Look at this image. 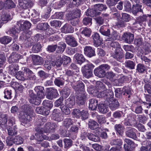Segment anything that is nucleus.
I'll use <instances>...</instances> for the list:
<instances>
[{"mask_svg": "<svg viewBox=\"0 0 151 151\" xmlns=\"http://www.w3.org/2000/svg\"><path fill=\"white\" fill-rule=\"evenodd\" d=\"M57 47V45H49L46 48V50L49 52H52L55 50Z\"/></svg>", "mask_w": 151, "mask_h": 151, "instance_id": "obj_62", "label": "nucleus"}, {"mask_svg": "<svg viewBox=\"0 0 151 151\" xmlns=\"http://www.w3.org/2000/svg\"><path fill=\"white\" fill-rule=\"evenodd\" d=\"M75 104V99L73 97H70L68 99L65 100V105L69 108H73Z\"/></svg>", "mask_w": 151, "mask_h": 151, "instance_id": "obj_26", "label": "nucleus"}, {"mask_svg": "<svg viewBox=\"0 0 151 151\" xmlns=\"http://www.w3.org/2000/svg\"><path fill=\"white\" fill-rule=\"evenodd\" d=\"M92 37L94 44L95 45H99L101 44L103 41L102 39L100 37L99 34L97 33H95L93 35Z\"/></svg>", "mask_w": 151, "mask_h": 151, "instance_id": "obj_28", "label": "nucleus"}, {"mask_svg": "<svg viewBox=\"0 0 151 151\" xmlns=\"http://www.w3.org/2000/svg\"><path fill=\"white\" fill-rule=\"evenodd\" d=\"M19 29V27L16 25L15 27L12 28L8 31V33L11 36H13L15 35L17 33H19L21 31Z\"/></svg>", "mask_w": 151, "mask_h": 151, "instance_id": "obj_42", "label": "nucleus"}, {"mask_svg": "<svg viewBox=\"0 0 151 151\" xmlns=\"http://www.w3.org/2000/svg\"><path fill=\"white\" fill-rule=\"evenodd\" d=\"M142 145L146 146L147 151H151V141L149 140H146L143 142Z\"/></svg>", "mask_w": 151, "mask_h": 151, "instance_id": "obj_63", "label": "nucleus"}, {"mask_svg": "<svg viewBox=\"0 0 151 151\" xmlns=\"http://www.w3.org/2000/svg\"><path fill=\"white\" fill-rule=\"evenodd\" d=\"M98 105V100L93 99L89 101V108L91 110H96Z\"/></svg>", "mask_w": 151, "mask_h": 151, "instance_id": "obj_30", "label": "nucleus"}, {"mask_svg": "<svg viewBox=\"0 0 151 151\" xmlns=\"http://www.w3.org/2000/svg\"><path fill=\"white\" fill-rule=\"evenodd\" d=\"M81 12L79 9H76L74 10L69 14L68 19H74L80 17L81 15Z\"/></svg>", "mask_w": 151, "mask_h": 151, "instance_id": "obj_25", "label": "nucleus"}, {"mask_svg": "<svg viewBox=\"0 0 151 151\" xmlns=\"http://www.w3.org/2000/svg\"><path fill=\"white\" fill-rule=\"evenodd\" d=\"M54 82L56 85L60 87L64 85V81L62 79L57 78L55 79Z\"/></svg>", "mask_w": 151, "mask_h": 151, "instance_id": "obj_55", "label": "nucleus"}, {"mask_svg": "<svg viewBox=\"0 0 151 151\" xmlns=\"http://www.w3.org/2000/svg\"><path fill=\"white\" fill-rule=\"evenodd\" d=\"M99 32L102 35L106 36L109 35L110 34L109 29L107 28L106 26H103L101 27L99 29Z\"/></svg>", "mask_w": 151, "mask_h": 151, "instance_id": "obj_36", "label": "nucleus"}, {"mask_svg": "<svg viewBox=\"0 0 151 151\" xmlns=\"http://www.w3.org/2000/svg\"><path fill=\"white\" fill-rule=\"evenodd\" d=\"M9 73L12 75H15L19 70L18 67H8Z\"/></svg>", "mask_w": 151, "mask_h": 151, "instance_id": "obj_43", "label": "nucleus"}, {"mask_svg": "<svg viewBox=\"0 0 151 151\" xmlns=\"http://www.w3.org/2000/svg\"><path fill=\"white\" fill-rule=\"evenodd\" d=\"M59 59L57 58V61L55 63L56 66H61V65H66L69 63L71 61V58L68 57L64 55L63 57V58L61 59V57H59Z\"/></svg>", "mask_w": 151, "mask_h": 151, "instance_id": "obj_5", "label": "nucleus"}, {"mask_svg": "<svg viewBox=\"0 0 151 151\" xmlns=\"http://www.w3.org/2000/svg\"><path fill=\"white\" fill-rule=\"evenodd\" d=\"M43 106L42 107H37L35 109L36 111L38 114H41L43 115L47 116L48 115V111H43Z\"/></svg>", "mask_w": 151, "mask_h": 151, "instance_id": "obj_48", "label": "nucleus"}, {"mask_svg": "<svg viewBox=\"0 0 151 151\" xmlns=\"http://www.w3.org/2000/svg\"><path fill=\"white\" fill-rule=\"evenodd\" d=\"M31 25V23L29 21L23 20H20L17 23V26L19 27V30L21 31L29 29Z\"/></svg>", "mask_w": 151, "mask_h": 151, "instance_id": "obj_7", "label": "nucleus"}, {"mask_svg": "<svg viewBox=\"0 0 151 151\" xmlns=\"http://www.w3.org/2000/svg\"><path fill=\"white\" fill-rule=\"evenodd\" d=\"M74 58L76 60L77 63L80 65H81L85 61V59L83 55L81 54H76Z\"/></svg>", "mask_w": 151, "mask_h": 151, "instance_id": "obj_32", "label": "nucleus"}, {"mask_svg": "<svg viewBox=\"0 0 151 151\" xmlns=\"http://www.w3.org/2000/svg\"><path fill=\"white\" fill-rule=\"evenodd\" d=\"M41 48V44L38 43L33 46L32 50L33 52L37 53L40 51Z\"/></svg>", "mask_w": 151, "mask_h": 151, "instance_id": "obj_51", "label": "nucleus"}, {"mask_svg": "<svg viewBox=\"0 0 151 151\" xmlns=\"http://www.w3.org/2000/svg\"><path fill=\"white\" fill-rule=\"evenodd\" d=\"M42 104L43 106L49 109H50L53 106L52 103L49 100H44L43 101Z\"/></svg>", "mask_w": 151, "mask_h": 151, "instance_id": "obj_54", "label": "nucleus"}, {"mask_svg": "<svg viewBox=\"0 0 151 151\" xmlns=\"http://www.w3.org/2000/svg\"><path fill=\"white\" fill-rule=\"evenodd\" d=\"M22 58V56L16 52H12L9 57L8 61L10 63L16 62L19 59Z\"/></svg>", "mask_w": 151, "mask_h": 151, "instance_id": "obj_15", "label": "nucleus"}, {"mask_svg": "<svg viewBox=\"0 0 151 151\" xmlns=\"http://www.w3.org/2000/svg\"><path fill=\"white\" fill-rule=\"evenodd\" d=\"M61 31L63 33H67L73 32L74 31V29L70 25L66 24L62 27Z\"/></svg>", "mask_w": 151, "mask_h": 151, "instance_id": "obj_29", "label": "nucleus"}, {"mask_svg": "<svg viewBox=\"0 0 151 151\" xmlns=\"http://www.w3.org/2000/svg\"><path fill=\"white\" fill-rule=\"evenodd\" d=\"M60 108L63 114L67 115L70 114V109L65 105L61 106Z\"/></svg>", "mask_w": 151, "mask_h": 151, "instance_id": "obj_58", "label": "nucleus"}, {"mask_svg": "<svg viewBox=\"0 0 151 151\" xmlns=\"http://www.w3.org/2000/svg\"><path fill=\"white\" fill-rule=\"evenodd\" d=\"M52 118L56 121L60 122L63 119V117L60 110L58 109H55L53 111Z\"/></svg>", "mask_w": 151, "mask_h": 151, "instance_id": "obj_12", "label": "nucleus"}, {"mask_svg": "<svg viewBox=\"0 0 151 151\" xmlns=\"http://www.w3.org/2000/svg\"><path fill=\"white\" fill-rule=\"evenodd\" d=\"M72 70H67L66 72L67 75L68 76H71L73 74H75V72H79L78 68L77 67H73L72 68Z\"/></svg>", "mask_w": 151, "mask_h": 151, "instance_id": "obj_52", "label": "nucleus"}, {"mask_svg": "<svg viewBox=\"0 0 151 151\" xmlns=\"http://www.w3.org/2000/svg\"><path fill=\"white\" fill-rule=\"evenodd\" d=\"M98 109L100 112L103 114L106 113L109 110L108 107L104 104H99V106Z\"/></svg>", "mask_w": 151, "mask_h": 151, "instance_id": "obj_41", "label": "nucleus"}, {"mask_svg": "<svg viewBox=\"0 0 151 151\" xmlns=\"http://www.w3.org/2000/svg\"><path fill=\"white\" fill-rule=\"evenodd\" d=\"M4 97L7 99H10L12 98V92L11 90L8 88L5 89L4 91Z\"/></svg>", "mask_w": 151, "mask_h": 151, "instance_id": "obj_47", "label": "nucleus"}, {"mask_svg": "<svg viewBox=\"0 0 151 151\" xmlns=\"http://www.w3.org/2000/svg\"><path fill=\"white\" fill-rule=\"evenodd\" d=\"M84 85L83 83L81 81H79L77 82V85L73 86V88L75 90L77 93H86L84 89Z\"/></svg>", "mask_w": 151, "mask_h": 151, "instance_id": "obj_13", "label": "nucleus"}, {"mask_svg": "<svg viewBox=\"0 0 151 151\" xmlns=\"http://www.w3.org/2000/svg\"><path fill=\"white\" fill-rule=\"evenodd\" d=\"M78 95L76 96V103L79 105H83L86 99V93H77Z\"/></svg>", "mask_w": 151, "mask_h": 151, "instance_id": "obj_20", "label": "nucleus"}, {"mask_svg": "<svg viewBox=\"0 0 151 151\" xmlns=\"http://www.w3.org/2000/svg\"><path fill=\"white\" fill-rule=\"evenodd\" d=\"M119 106V104L118 101L116 99L114 100L110 103L109 106L110 109L112 110H115L117 109Z\"/></svg>", "mask_w": 151, "mask_h": 151, "instance_id": "obj_34", "label": "nucleus"}, {"mask_svg": "<svg viewBox=\"0 0 151 151\" xmlns=\"http://www.w3.org/2000/svg\"><path fill=\"white\" fill-rule=\"evenodd\" d=\"M114 94L113 91L111 88L108 90L100 92L98 95V97L99 98L104 97L106 99L109 100L113 98Z\"/></svg>", "mask_w": 151, "mask_h": 151, "instance_id": "obj_6", "label": "nucleus"}, {"mask_svg": "<svg viewBox=\"0 0 151 151\" xmlns=\"http://www.w3.org/2000/svg\"><path fill=\"white\" fill-rule=\"evenodd\" d=\"M49 25L47 23H40L37 25L38 28L41 30H46L49 28Z\"/></svg>", "mask_w": 151, "mask_h": 151, "instance_id": "obj_49", "label": "nucleus"}, {"mask_svg": "<svg viewBox=\"0 0 151 151\" xmlns=\"http://www.w3.org/2000/svg\"><path fill=\"white\" fill-rule=\"evenodd\" d=\"M121 19L124 21L129 22L131 19L130 15L127 13L122 14Z\"/></svg>", "mask_w": 151, "mask_h": 151, "instance_id": "obj_61", "label": "nucleus"}, {"mask_svg": "<svg viewBox=\"0 0 151 151\" xmlns=\"http://www.w3.org/2000/svg\"><path fill=\"white\" fill-rule=\"evenodd\" d=\"M124 55L123 52V50L122 48H118V50H115V52L112 56L113 58H115L116 60L119 61L124 57Z\"/></svg>", "mask_w": 151, "mask_h": 151, "instance_id": "obj_24", "label": "nucleus"}, {"mask_svg": "<svg viewBox=\"0 0 151 151\" xmlns=\"http://www.w3.org/2000/svg\"><path fill=\"white\" fill-rule=\"evenodd\" d=\"M92 18L89 17H85L83 20V24L85 25H91L92 24Z\"/></svg>", "mask_w": 151, "mask_h": 151, "instance_id": "obj_59", "label": "nucleus"}, {"mask_svg": "<svg viewBox=\"0 0 151 151\" xmlns=\"http://www.w3.org/2000/svg\"><path fill=\"white\" fill-rule=\"evenodd\" d=\"M19 6L24 9L31 7L34 4L30 0H19Z\"/></svg>", "mask_w": 151, "mask_h": 151, "instance_id": "obj_11", "label": "nucleus"}, {"mask_svg": "<svg viewBox=\"0 0 151 151\" xmlns=\"http://www.w3.org/2000/svg\"><path fill=\"white\" fill-rule=\"evenodd\" d=\"M46 121L45 118H40L37 122L36 124L45 133L49 134L54 131L55 129L57 127V124L54 123L47 122L45 123L44 126L42 127Z\"/></svg>", "mask_w": 151, "mask_h": 151, "instance_id": "obj_2", "label": "nucleus"}, {"mask_svg": "<svg viewBox=\"0 0 151 151\" xmlns=\"http://www.w3.org/2000/svg\"><path fill=\"white\" fill-rule=\"evenodd\" d=\"M32 58L34 65H42V64L43 62L42 58L38 55H32Z\"/></svg>", "mask_w": 151, "mask_h": 151, "instance_id": "obj_27", "label": "nucleus"}, {"mask_svg": "<svg viewBox=\"0 0 151 151\" xmlns=\"http://www.w3.org/2000/svg\"><path fill=\"white\" fill-rule=\"evenodd\" d=\"M7 120V117L6 115H2L0 116V127L2 128L7 126L6 123Z\"/></svg>", "mask_w": 151, "mask_h": 151, "instance_id": "obj_37", "label": "nucleus"}, {"mask_svg": "<svg viewBox=\"0 0 151 151\" xmlns=\"http://www.w3.org/2000/svg\"><path fill=\"white\" fill-rule=\"evenodd\" d=\"M58 95V91L56 89L50 88L47 91L46 97L48 99L52 100L56 98Z\"/></svg>", "mask_w": 151, "mask_h": 151, "instance_id": "obj_10", "label": "nucleus"}, {"mask_svg": "<svg viewBox=\"0 0 151 151\" xmlns=\"http://www.w3.org/2000/svg\"><path fill=\"white\" fill-rule=\"evenodd\" d=\"M101 12H98L95 9H88L86 12V14L88 16L93 17L96 16L100 14Z\"/></svg>", "mask_w": 151, "mask_h": 151, "instance_id": "obj_31", "label": "nucleus"}, {"mask_svg": "<svg viewBox=\"0 0 151 151\" xmlns=\"http://www.w3.org/2000/svg\"><path fill=\"white\" fill-rule=\"evenodd\" d=\"M14 143L16 145H21L24 142L23 138L19 135L15 136L13 137Z\"/></svg>", "mask_w": 151, "mask_h": 151, "instance_id": "obj_38", "label": "nucleus"}, {"mask_svg": "<svg viewBox=\"0 0 151 151\" xmlns=\"http://www.w3.org/2000/svg\"><path fill=\"white\" fill-rule=\"evenodd\" d=\"M15 75L16 78L19 80L23 81L26 80L23 73L20 71L17 73Z\"/></svg>", "mask_w": 151, "mask_h": 151, "instance_id": "obj_57", "label": "nucleus"}, {"mask_svg": "<svg viewBox=\"0 0 151 151\" xmlns=\"http://www.w3.org/2000/svg\"><path fill=\"white\" fill-rule=\"evenodd\" d=\"M142 2L147 6V10L151 13V0H143Z\"/></svg>", "mask_w": 151, "mask_h": 151, "instance_id": "obj_64", "label": "nucleus"}, {"mask_svg": "<svg viewBox=\"0 0 151 151\" xmlns=\"http://www.w3.org/2000/svg\"><path fill=\"white\" fill-rule=\"evenodd\" d=\"M124 141L127 143L124 145V148L125 151H130L131 149L135 147L134 143L130 139H125Z\"/></svg>", "mask_w": 151, "mask_h": 151, "instance_id": "obj_19", "label": "nucleus"}, {"mask_svg": "<svg viewBox=\"0 0 151 151\" xmlns=\"http://www.w3.org/2000/svg\"><path fill=\"white\" fill-rule=\"evenodd\" d=\"M73 123V121L70 118L65 119L63 122V125L67 128H69Z\"/></svg>", "mask_w": 151, "mask_h": 151, "instance_id": "obj_39", "label": "nucleus"}, {"mask_svg": "<svg viewBox=\"0 0 151 151\" xmlns=\"http://www.w3.org/2000/svg\"><path fill=\"white\" fill-rule=\"evenodd\" d=\"M143 7L141 4H133L132 9V12L135 15H136L139 12L143 13Z\"/></svg>", "mask_w": 151, "mask_h": 151, "instance_id": "obj_21", "label": "nucleus"}, {"mask_svg": "<svg viewBox=\"0 0 151 151\" xmlns=\"http://www.w3.org/2000/svg\"><path fill=\"white\" fill-rule=\"evenodd\" d=\"M91 31L90 29L85 27L83 29L81 33L86 37H89L91 35Z\"/></svg>", "mask_w": 151, "mask_h": 151, "instance_id": "obj_50", "label": "nucleus"}, {"mask_svg": "<svg viewBox=\"0 0 151 151\" xmlns=\"http://www.w3.org/2000/svg\"><path fill=\"white\" fill-rule=\"evenodd\" d=\"M115 129L117 132V133L121 135L123 133L124 128L121 124H118L115 125Z\"/></svg>", "mask_w": 151, "mask_h": 151, "instance_id": "obj_40", "label": "nucleus"}, {"mask_svg": "<svg viewBox=\"0 0 151 151\" xmlns=\"http://www.w3.org/2000/svg\"><path fill=\"white\" fill-rule=\"evenodd\" d=\"M137 131L135 129L131 127H127L126 129L125 134L127 136L136 140L139 139L136 135Z\"/></svg>", "mask_w": 151, "mask_h": 151, "instance_id": "obj_9", "label": "nucleus"}, {"mask_svg": "<svg viewBox=\"0 0 151 151\" xmlns=\"http://www.w3.org/2000/svg\"><path fill=\"white\" fill-rule=\"evenodd\" d=\"M20 115H22L19 118L21 124L26 127L30 126L32 117L35 115L32 110L29 107H27L24 111L21 112Z\"/></svg>", "mask_w": 151, "mask_h": 151, "instance_id": "obj_3", "label": "nucleus"}, {"mask_svg": "<svg viewBox=\"0 0 151 151\" xmlns=\"http://www.w3.org/2000/svg\"><path fill=\"white\" fill-rule=\"evenodd\" d=\"M94 49L90 46H86L84 49V53L91 58L95 55Z\"/></svg>", "mask_w": 151, "mask_h": 151, "instance_id": "obj_22", "label": "nucleus"}, {"mask_svg": "<svg viewBox=\"0 0 151 151\" xmlns=\"http://www.w3.org/2000/svg\"><path fill=\"white\" fill-rule=\"evenodd\" d=\"M50 24L51 26L55 27H60L61 24V22L60 21L56 20H51L50 21Z\"/></svg>", "mask_w": 151, "mask_h": 151, "instance_id": "obj_60", "label": "nucleus"}, {"mask_svg": "<svg viewBox=\"0 0 151 151\" xmlns=\"http://www.w3.org/2000/svg\"><path fill=\"white\" fill-rule=\"evenodd\" d=\"M8 121V125L9 127H7L8 134L11 136L16 135L17 133V128L16 126L14 125L13 127H11L14 124V118L13 117L9 118Z\"/></svg>", "mask_w": 151, "mask_h": 151, "instance_id": "obj_4", "label": "nucleus"}, {"mask_svg": "<svg viewBox=\"0 0 151 151\" xmlns=\"http://www.w3.org/2000/svg\"><path fill=\"white\" fill-rule=\"evenodd\" d=\"M24 72H26L25 78L26 80H35L36 79V76L33 72L29 69L24 68Z\"/></svg>", "mask_w": 151, "mask_h": 151, "instance_id": "obj_23", "label": "nucleus"}, {"mask_svg": "<svg viewBox=\"0 0 151 151\" xmlns=\"http://www.w3.org/2000/svg\"><path fill=\"white\" fill-rule=\"evenodd\" d=\"M134 38V35L129 32L124 33L122 37V39L124 42L129 44L131 43Z\"/></svg>", "mask_w": 151, "mask_h": 151, "instance_id": "obj_14", "label": "nucleus"}, {"mask_svg": "<svg viewBox=\"0 0 151 151\" xmlns=\"http://www.w3.org/2000/svg\"><path fill=\"white\" fill-rule=\"evenodd\" d=\"M89 127L91 130H94L97 128L98 126V123L93 120H90L88 122Z\"/></svg>", "mask_w": 151, "mask_h": 151, "instance_id": "obj_44", "label": "nucleus"}, {"mask_svg": "<svg viewBox=\"0 0 151 151\" xmlns=\"http://www.w3.org/2000/svg\"><path fill=\"white\" fill-rule=\"evenodd\" d=\"M88 139L93 141L96 142L99 141V139L98 137L92 133H88L86 135Z\"/></svg>", "mask_w": 151, "mask_h": 151, "instance_id": "obj_45", "label": "nucleus"}, {"mask_svg": "<svg viewBox=\"0 0 151 151\" xmlns=\"http://www.w3.org/2000/svg\"><path fill=\"white\" fill-rule=\"evenodd\" d=\"M11 37L8 36H4L0 38V42L4 44H6L11 41Z\"/></svg>", "mask_w": 151, "mask_h": 151, "instance_id": "obj_46", "label": "nucleus"}, {"mask_svg": "<svg viewBox=\"0 0 151 151\" xmlns=\"http://www.w3.org/2000/svg\"><path fill=\"white\" fill-rule=\"evenodd\" d=\"M65 41L67 44L73 47L77 46L78 43L75 38L71 35H68L65 38Z\"/></svg>", "mask_w": 151, "mask_h": 151, "instance_id": "obj_17", "label": "nucleus"}, {"mask_svg": "<svg viewBox=\"0 0 151 151\" xmlns=\"http://www.w3.org/2000/svg\"><path fill=\"white\" fill-rule=\"evenodd\" d=\"M66 46V45L64 42H59L58 44V46H57V52L58 53H62L64 51Z\"/></svg>", "mask_w": 151, "mask_h": 151, "instance_id": "obj_33", "label": "nucleus"}, {"mask_svg": "<svg viewBox=\"0 0 151 151\" xmlns=\"http://www.w3.org/2000/svg\"><path fill=\"white\" fill-rule=\"evenodd\" d=\"M147 15L144 14L142 16L137 17V21L138 22L139 24L140 25V24L142 22H146L147 20Z\"/></svg>", "mask_w": 151, "mask_h": 151, "instance_id": "obj_53", "label": "nucleus"}, {"mask_svg": "<svg viewBox=\"0 0 151 151\" xmlns=\"http://www.w3.org/2000/svg\"><path fill=\"white\" fill-rule=\"evenodd\" d=\"M4 6L5 9H9L15 8L16 5L12 0H6L4 3Z\"/></svg>", "mask_w": 151, "mask_h": 151, "instance_id": "obj_35", "label": "nucleus"}, {"mask_svg": "<svg viewBox=\"0 0 151 151\" xmlns=\"http://www.w3.org/2000/svg\"><path fill=\"white\" fill-rule=\"evenodd\" d=\"M34 90L37 93V97L33 93L32 90H29V93L30 98L29 101L33 104L38 105L41 102V99L43 98L45 96L44 88L42 86H37L35 87Z\"/></svg>", "mask_w": 151, "mask_h": 151, "instance_id": "obj_1", "label": "nucleus"}, {"mask_svg": "<svg viewBox=\"0 0 151 151\" xmlns=\"http://www.w3.org/2000/svg\"><path fill=\"white\" fill-rule=\"evenodd\" d=\"M37 132L35 134V139L38 141H42L44 139L49 140V137L44 134V133L40 128L37 127L36 129Z\"/></svg>", "mask_w": 151, "mask_h": 151, "instance_id": "obj_8", "label": "nucleus"}, {"mask_svg": "<svg viewBox=\"0 0 151 151\" xmlns=\"http://www.w3.org/2000/svg\"><path fill=\"white\" fill-rule=\"evenodd\" d=\"M106 67H99L95 69L94 71L95 75L99 77H103L106 76V73L104 69Z\"/></svg>", "mask_w": 151, "mask_h": 151, "instance_id": "obj_18", "label": "nucleus"}, {"mask_svg": "<svg viewBox=\"0 0 151 151\" xmlns=\"http://www.w3.org/2000/svg\"><path fill=\"white\" fill-rule=\"evenodd\" d=\"M81 112L79 109H75L73 110L72 114L74 117L78 118L81 116Z\"/></svg>", "mask_w": 151, "mask_h": 151, "instance_id": "obj_56", "label": "nucleus"}, {"mask_svg": "<svg viewBox=\"0 0 151 151\" xmlns=\"http://www.w3.org/2000/svg\"><path fill=\"white\" fill-rule=\"evenodd\" d=\"M82 71L84 76L88 78L91 77L92 75V69L90 67H82Z\"/></svg>", "mask_w": 151, "mask_h": 151, "instance_id": "obj_16", "label": "nucleus"}]
</instances>
